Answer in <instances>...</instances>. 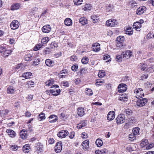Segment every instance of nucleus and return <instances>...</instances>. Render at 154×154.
<instances>
[{"label":"nucleus","instance_id":"f257e3e1","mask_svg":"<svg viewBox=\"0 0 154 154\" xmlns=\"http://www.w3.org/2000/svg\"><path fill=\"white\" fill-rule=\"evenodd\" d=\"M134 93L136 94L135 96L137 98H140L143 97L144 94L143 92V90L141 88L136 89L134 90Z\"/></svg>","mask_w":154,"mask_h":154},{"label":"nucleus","instance_id":"f03ea898","mask_svg":"<svg viewBox=\"0 0 154 154\" xmlns=\"http://www.w3.org/2000/svg\"><path fill=\"white\" fill-rule=\"evenodd\" d=\"M59 86L57 85H54L51 87V88H54V89H51L50 90V92L54 96H57L59 94V93L60 92V89H56L55 88H58Z\"/></svg>","mask_w":154,"mask_h":154},{"label":"nucleus","instance_id":"7ed1b4c3","mask_svg":"<svg viewBox=\"0 0 154 154\" xmlns=\"http://www.w3.org/2000/svg\"><path fill=\"white\" fill-rule=\"evenodd\" d=\"M118 24L117 21L114 19H110L107 20L106 23V25L107 26H114Z\"/></svg>","mask_w":154,"mask_h":154},{"label":"nucleus","instance_id":"20e7f679","mask_svg":"<svg viewBox=\"0 0 154 154\" xmlns=\"http://www.w3.org/2000/svg\"><path fill=\"white\" fill-rule=\"evenodd\" d=\"M62 143L60 141L57 142L56 144L54 147V150L56 153H59L61 151L62 149Z\"/></svg>","mask_w":154,"mask_h":154},{"label":"nucleus","instance_id":"39448f33","mask_svg":"<svg viewBox=\"0 0 154 154\" xmlns=\"http://www.w3.org/2000/svg\"><path fill=\"white\" fill-rule=\"evenodd\" d=\"M116 120L117 124H122L125 121V117L123 115H119L116 118Z\"/></svg>","mask_w":154,"mask_h":154},{"label":"nucleus","instance_id":"423d86ee","mask_svg":"<svg viewBox=\"0 0 154 154\" xmlns=\"http://www.w3.org/2000/svg\"><path fill=\"white\" fill-rule=\"evenodd\" d=\"M132 52L130 50H127L123 52L122 54L123 58L125 59H128L132 55Z\"/></svg>","mask_w":154,"mask_h":154},{"label":"nucleus","instance_id":"0eeeda50","mask_svg":"<svg viewBox=\"0 0 154 154\" xmlns=\"http://www.w3.org/2000/svg\"><path fill=\"white\" fill-rule=\"evenodd\" d=\"M69 132L66 130H62L59 132L57 134V136L60 138L65 137L68 135Z\"/></svg>","mask_w":154,"mask_h":154},{"label":"nucleus","instance_id":"6e6552de","mask_svg":"<svg viewBox=\"0 0 154 154\" xmlns=\"http://www.w3.org/2000/svg\"><path fill=\"white\" fill-rule=\"evenodd\" d=\"M147 102V99L146 98H142L137 101V105L140 106H144Z\"/></svg>","mask_w":154,"mask_h":154},{"label":"nucleus","instance_id":"1a4fd4ad","mask_svg":"<svg viewBox=\"0 0 154 154\" xmlns=\"http://www.w3.org/2000/svg\"><path fill=\"white\" fill-rule=\"evenodd\" d=\"M19 26V23L17 20H14L11 23L10 26L12 29H17Z\"/></svg>","mask_w":154,"mask_h":154},{"label":"nucleus","instance_id":"9d476101","mask_svg":"<svg viewBox=\"0 0 154 154\" xmlns=\"http://www.w3.org/2000/svg\"><path fill=\"white\" fill-rule=\"evenodd\" d=\"M100 45L98 43H95L92 45V50L95 52H97L100 50Z\"/></svg>","mask_w":154,"mask_h":154},{"label":"nucleus","instance_id":"9b49d317","mask_svg":"<svg viewBox=\"0 0 154 154\" xmlns=\"http://www.w3.org/2000/svg\"><path fill=\"white\" fill-rule=\"evenodd\" d=\"M115 112L113 111H110L108 113L107 118V119L109 121L113 120L115 117Z\"/></svg>","mask_w":154,"mask_h":154},{"label":"nucleus","instance_id":"f8f14e48","mask_svg":"<svg viewBox=\"0 0 154 154\" xmlns=\"http://www.w3.org/2000/svg\"><path fill=\"white\" fill-rule=\"evenodd\" d=\"M51 27L49 25L44 26L42 29V31L46 33H49L51 31Z\"/></svg>","mask_w":154,"mask_h":154},{"label":"nucleus","instance_id":"ddd939ff","mask_svg":"<svg viewBox=\"0 0 154 154\" xmlns=\"http://www.w3.org/2000/svg\"><path fill=\"white\" fill-rule=\"evenodd\" d=\"M89 143L88 140H86L82 143V148L85 150H87L89 148Z\"/></svg>","mask_w":154,"mask_h":154},{"label":"nucleus","instance_id":"4468645a","mask_svg":"<svg viewBox=\"0 0 154 154\" xmlns=\"http://www.w3.org/2000/svg\"><path fill=\"white\" fill-rule=\"evenodd\" d=\"M6 132L8 134V135L11 137H14L16 136L15 132L11 129H7L6 131Z\"/></svg>","mask_w":154,"mask_h":154},{"label":"nucleus","instance_id":"2eb2a0df","mask_svg":"<svg viewBox=\"0 0 154 154\" xmlns=\"http://www.w3.org/2000/svg\"><path fill=\"white\" fill-rule=\"evenodd\" d=\"M146 9V8L144 6L140 7L137 10V14L138 15H140L143 14Z\"/></svg>","mask_w":154,"mask_h":154},{"label":"nucleus","instance_id":"dca6fc26","mask_svg":"<svg viewBox=\"0 0 154 154\" xmlns=\"http://www.w3.org/2000/svg\"><path fill=\"white\" fill-rule=\"evenodd\" d=\"M77 114L80 116H82L85 114V112L83 108L79 107L77 109Z\"/></svg>","mask_w":154,"mask_h":154},{"label":"nucleus","instance_id":"f3484780","mask_svg":"<svg viewBox=\"0 0 154 154\" xmlns=\"http://www.w3.org/2000/svg\"><path fill=\"white\" fill-rule=\"evenodd\" d=\"M49 121L50 122H56L57 119V116L54 115H51L49 117Z\"/></svg>","mask_w":154,"mask_h":154},{"label":"nucleus","instance_id":"a211bd4d","mask_svg":"<svg viewBox=\"0 0 154 154\" xmlns=\"http://www.w3.org/2000/svg\"><path fill=\"white\" fill-rule=\"evenodd\" d=\"M141 25L140 22H136L134 23L133 25V28L136 30L139 31V29L141 27Z\"/></svg>","mask_w":154,"mask_h":154},{"label":"nucleus","instance_id":"6ab92c4d","mask_svg":"<svg viewBox=\"0 0 154 154\" xmlns=\"http://www.w3.org/2000/svg\"><path fill=\"white\" fill-rule=\"evenodd\" d=\"M20 7V4L19 3H15L13 4L11 6V10H17Z\"/></svg>","mask_w":154,"mask_h":154},{"label":"nucleus","instance_id":"aec40b11","mask_svg":"<svg viewBox=\"0 0 154 154\" xmlns=\"http://www.w3.org/2000/svg\"><path fill=\"white\" fill-rule=\"evenodd\" d=\"M86 121L85 120H84L81 121L79 123L77 126V128H78L80 129L86 126Z\"/></svg>","mask_w":154,"mask_h":154},{"label":"nucleus","instance_id":"412c9836","mask_svg":"<svg viewBox=\"0 0 154 154\" xmlns=\"http://www.w3.org/2000/svg\"><path fill=\"white\" fill-rule=\"evenodd\" d=\"M15 90V88L13 86H10L7 89V92L8 94H12L14 93Z\"/></svg>","mask_w":154,"mask_h":154},{"label":"nucleus","instance_id":"4be33fe9","mask_svg":"<svg viewBox=\"0 0 154 154\" xmlns=\"http://www.w3.org/2000/svg\"><path fill=\"white\" fill-rule=\"evenodd\" d=\"M30 149L29 145L28 144H25L23 147V150L25 153H28Z\"/></svg>","mask_w":154,"mask_h":154},{"label":"nucleus","instance_id":"5701e85b","mask_svg":"<svg viewBox=\"0 0 154 154\" xmlns=\"http://www.w3.org/2000/svg\"><path fill=\"white\" fill-rule=\"evenodd\" d=\"M45 63L47 66H53L54 65V62L50 59H46Z\"/></svg>","mask_w":154,"mask_h":154},{"label":"nucleus","instance_id":"b1692460","mask_svg":"<svg viewBox=\"0 0 154 154\" xmlns=\"http://www.w3.org/2000/svg\"><path fill=\"white\" fill-rule=\"evenodd\" d=\"M64 23L67 26H70L72 23V20L69 18H67L64 20Z\"/></svg>","mask_w":154,"mask_h":154},{"label":"nucleus","instance_id":"393cba45","mask_svg":"<svg viewBox=\"0 0 154 154\" xmlns=\"http://www.w3.org/2000/svg\"><path fill=\"white\" fill-rule=\"evenodd\" d=\"M91 18L94 23H97L99 20V16L95 15H93L91 16Z\"/></svg>","mask_w":154,"mask_h":154},{"label":"nucleus","instance_id":"a878e982","mask_svg":"<svg viewBox=\"0 0 154 154\" xmlns=\"http://www.w3.org/2000/svg\"><path fill=\"white\" fill-rule=\"evenodd\" d=\"M79 22L83 25H84L88 23L87 19L85 17L80 18L79 20Z\"/></svg>","mask_w":154,"mask_h":154},{"label":"nucleus","instance_id":"bb28decb","mask_svg":"<svg viewBox=\"0 0 154 154\" xmlns=\"http://www.w3.org/2000/svg\"><path fill=\"white\" fill-rule=\"evenodd\" d=\"M32 73L30 72H27L23 73L22 74V77L25 79L29 78L30 76H31Z\"/></svg>","mask_w":154,"mask_h":154},{"label":"nucleus","instance_id":"cd10ccee","mask_svg":"<svg viewBox=\"0 0 154 154\" xmlns=\"http://www.w3.org/2000/svg\"><path fill=\"white\" fill-rule=\"evenodd\" d=\"M23 130L21 131L20 132V136L21 138L23 139H25L27 137V134L26 131H23Z\"/></svg>","mask_w":154,"mask_h":154},{"label":"nucleus","instance_id":"c85d7f7f","mask_svg":"<svg viewBox=\"0 0 154 154\" xmlns=\"http://www.w3.org/2000/svg\"><path fill=\"white\" fill-rule=\"evenodd\" d=\"M149 144L148 141L147 139H143L140 143V145L143 147L146 146Z\"/></svg>","mask_w":154,"mask_h":154},{"label":"nucleus","instance_id":"c756f323","mask_svg":"<svg viewBox=\"0 0 154 154\" xmlns=\"http://www.w3.org/2000/svg\"><path fill=\"white\" fill-rule=\"evenodd\" d=\"M95 143L97 146L99 147L103 145V142L101 139H98L96 140Z\"/></svg>","mask_w":154,"mask_h":154},{"label":"nucleus","instance_id":"7c9ffc66","mask_svg":"<svg viewBox=\"0 0 154 154\" xmlns=\"http://www.w3.org/2000/svg\"><path fill=\"white\" fill-rule=\"evenodd\" d=\"M140 128L138 127H136L134 128L132 130L133 133L135 135H138L139 134Z\"/></svg>","mask_w":154,"mask_h":154},{"label":"nucleus","instance_id":"2f4dec72","mask_svg":"<svg viewBox=\"0 0 154 154\" xmlns=\"http://www.w3.org/2000/svg\"><path fill=\"white\" fill-rule=\"evenodd\" d=\"M125 45L123 44V43L117 42L116 46L117 47L120 48V49H122L125 47Z\"/></svg>","mask_w":154,"mask_h":154},{"label":"nucleus","instance_id":"473e14b6","mask_svg":"<svg viewBox=\"0 0 154 154\" xmlns=\"http://www.w3.org/2000/svg\"><path fill=\"white\" fill-rule=\"evenodd\" d=\"M85 94L91 96L93 94V92L91 89L87 88H86Z\"/></svg>","mask_w":154,"mask_h":154},{"label":"nucleus","instance_id":"72a5a7b5","mask_svg":"<svg viewBox=\"0 0 154 154\" xmlns=\"http://www.w3.org/2000/svg\"><path fill=\"white\" fill-rule=\"evenodd\" d=\"M126 33L128 35H131L133 33V31L131 28H128L126 30Z\"/></svg>","mask_w":154,"mask_h":154},{"label":"nucleus","instance_id":"f704fd0d","mask_svg":"<svg viewBox=\"0 0 154 154\" xmlns=\"http://www.w3.org/2000/svg\"><path fill=\"white\" fill-rule=\"evenodd\" d=\"M91 6L90 4H86L85 6L82 8L84 11L90 10L91 8Z\"/></svg>","mask_w":154,"mask_h":154},{"label":"nucleus","instance_id":"c9c22d12","mask_svg":"<svg viewBox=\"0 0 154 154\" xmlns=\"http://www.w3.org/2000/svg\"><path fill=\"white\" fill-rule=\"evenodd\" d=\"M49 40V38L48 37H43L41 40L42 43L43 45L46 44L47 43Z\"/></svg>","mask_w":154,"mask_h":154},{"label":"nucleus","instance_id":"e433bc0d","mask_svg":"<svg viewBox=\"0 0 154 154\" xmlns=\"http://www.w3.org/2000/svg\"><path fill=\"white\" fill-rule=\"evenodd\" d=\"M105 75V72L103 70L100 71L98 73V75L99 77L102 78Z\"/></svg>","mask_w":154,"mask_h":154},{"label":"nucleus","instance_id":"4c0bfd02","mask_svg":"<svg viewBox=\"0 0 154 154\" xmlns=\"http://www.w3.org/2000/svg\"><path fill=\"white\" fill-rule=\"evenodd\" d=\"M124 40V38L123 36H119L116 39L117 42L123 43Z\"/></svg>","mask_w":154,"mask_h":154},{"label":"nucleus","instance_id":"58836bf2","mask_svg":"<svg viewBox=\"0 0 154 154\" xmlns=\"http://www.w3.org/2000/svg\"><path fill=\"white\" fill-rule=\"evenodd\" d=\"M54 81L53 79H51L48 80V81L45 82L46 85L50 86L51 85L54 83Z\"/></svg>","mask_w":154,"mask_h":154},{"label":"nucleus","instance_id":"ea45409f","mask_svg":"<svg viewBox=\"0 0 154 154\" xmlns=\"http://www.w3.org/2000/svg\"><path fill=\"white\" fill-rule=\"evenodd\" d=\"M113 6L112 4H109L106 6V10L108 11H112L113 8Z\"/></svg>","mask_w":154,"mask_h":154},{"label":"nucleus","instance_id":"a19ab883","mask_svg":"<svg viewBox=\"0 0 154 154\" xmlns=\"http://www.w3.org/2000/svg\"><path fill=\"white\" fill-rule=\"evenodd\" d=\"M103 82V80L100 79H98L96 80V85L97 86H100L101 85Z\"/></svg>","mask_w":154,"mask_h":154},{"label":"nucleus","instance_id":"79ce46f5","mask_svg":"<svg viewBox=\"0 0 154 154\" xmlns=\"http://www.w3.org/2000/svg\"><path fill=\"white\" fill-rule=\"evenodd\" d=\"M83 0H74V4L76 5H80L82 4Z\"/></svg>","mask_w":154,"mask_h":154},{"label":"nucleus","instance_id":"37998d69","mask_svg":"<svg viewBox=\"0 0 154 154\" xmlns=\"http://www.w3.org/2000/svg\"><path fill=\"white\" fill-rule=\"evenodd\" d=\"M12 51L11 50H7L5 49L4 51V54L6 57H8V55L11 53Z\"/></svg>","mask_w":154,"mask_h":154},{"label":"nucleus","instance_id":"c03bdc74","mask_svg":"<svg viewBox=\"0 0 154 154\" xmlns=\"http://www.w3.org/2000/svg\"><path fill=\"white\" fill-rule=\"evenodd\" d=\"M32 55L31 54H28L25 56V59L26 61H28L30 60L32 58Z\"/></svg>","mask_w":154,"mask_h":154},{"label":"nucleus","instance_id":"a18cd8bd","mask_svg":"<svg viewBox=\"0 0 154 154\" xmlns=\"http://www.w3.org/2000/svg\"><path fill=\"white\" fill-rule=\"evenodd\" d=\"M136 135L134 134L131 133L129 135V140H134L136 139Z\"/></svg>","mask_w":154,"mask_h":154},{"label":"nucleus","instance_id":"49530a36","mask_svg":"<svg viewBox=\"0 0 154 154\" xmlns=\"http://www.w3.org/2000/svg\"><path fill=\"white\" fill-rule=\"evenodd\" d=\"M81 61L83 64H86L88 62V59L87 57L83 58L82 59Z\"/></svg>","mask_w":154,"mask_h":154},{"label":"nucleus","instance_id":"de8ad7c7","mask_svg":"<svg viewBox=\"0 0 154 154\" xmlns=\"http://www.w3.org/2000/svg\"><path fill=\"white\" fill-rule=\"evenodd\" d=\"M146 65L143 63H140L139 66V68L141 70H144L146 69Z\"/></svg>","mask_w":154,"mask_h":154},{"label":"nucleus","instance_id":"09e8293b","mask_svg":"<svg viewBox=\"0 0 154 154\" xmlns=\"http://www.w3.org/2000/svg\"><path fill=\"white\" fill-rule=\"evenodd\" d=\"M43 45L42 44H38L34 47L33 50L35 51L38 50L40 49V48H41Z\"/></svg>","mask_w":154,"mask_h":154},{"label":"nucleus","instance_id":"8fccbe9b","mask_svg":"<svg viewBox=\"0 0 154 154\" xmlns=\"http://www.w3.org/2000/svg\"><path fill=\"white\" fill-rule=\"evenodd\" d=\"M103 58V60H106L107 62L109 61L111 59L110 56L108 54L104 55Z\"/></svg>","mask_w":154,"mask_h":154},{"label":"nucleus","instance_id":"3c124183","mask_svg":"<svg viewBox=\"0 0 154 154\" xmlns=\"http://www.w3.org/2000/svg\"><path fill=\"white\" fill-rule=\"evenodd\" d=\"M39 118L40 119V120H42L45 119V114L44 113L42 112L39 115Z\"/></svg>","mask_w":154,"mask_h":154},{"label":"nucleus","instance_id":"603ef678","mask_svg":"<svg viewBox=\"0 0 154 154\" xmlns=\"http://www.w3.org/2000/svg\"><path fill=\"white\" fill-rule=\"evenodd\" d=\"M61 85L65 87H68L69 86V83L67 81H63L61 83Z\"/></svg>","mask_w":154,"mask_h":154},{"label":"nucleus","instance_id":"864d4df0","mask_svg":"<svg viewBox=\"0 0 154 154\" xmlns=\"http://www.w3.org/2000/svg\"><path fill=\"white\" fill-rule=\"evenodd\" d=\"M122 58L123 57L122 55H117L116 56V60L119 62H120L122 61Z\"/></svg>","mask_w":154,"mask_h":154},{"label":"nucleus","instance_id":"5fc2aeb1","mask_svg":"<svg viewBox=\"0 0 154 154\" xmlns=\"http://www.w3.org/2000/svg\"><path fill=\"white\" fill-rule=\"evenodd\" d=\"M154 147V144L151 143L149 145H147L146 146V149H149L151 148Z\"/></svg>","mask_w":154,"mask_h":154},{"label":"nucleus","instance_id":"6e6d98bb","mask_svg":"<svg viewBox=\"0 0 154 154\" xmlns=\"http://www.w3.org/2000/svg\"><path fill=\"white\" fill-rule=\"evenodd\" d=\"M126 88H118V91L119 93H122L126 91Z\"/></svg>","mask_w":154,"mask_h":154},{"label":"nucleus","instance_id":"4d7b16f0","mask_svg":"<svg viewBox=\"0 0 154 154\" xmlns=\"http://www.w3.org/2000/svg\"><path fill=\"white\" fill-rule=\"evenodd\" d=\"M40 61V60L39 59H35L33 61V64L35 65H37L39 64V62Z\"/></svg>","mask_w":154,"mask_h":154},{"label":"nucleus","instance_id":"13d9d810","mask_svg":"<svg viewBox=\"0 0 154 154\" xmlns=\"http://www.w3.org/2000/svg\"><path fill=\"white\" fill-rule=\"evenodd\" d=\"M22 65L21 64L17 65L15 66L14 68L16 70H17L20 69H22Z\"/></svg>","mask_w":154,"mask_h":154},{"label":"nucleus","instance_id":"bf43d9fd","mask_svg":"<svg viewBox=\"0 0 154 154\" xmlns=\"http://www.w3.org/2000/svg\"><path fill=\"white\" fill-rule=\"evenodd\" d=\"M124 112L126 115H129L131 113V110L129 109H125Z\"/></svg>","mask_w":154,"mask_h":154},{"label":"nucleus","instance_id":"052dcab7","mask_svg":"<svg viewBox=\"0 0 154 154\" xmlns=\"http://www.w3.org/2000/svg\"><path fill=\"white\" fill-rule=\"evenodd\" d=\"M78 68V66L77 65H75L72 66L71 69L72 71H75Z\"/></svg>","mask_w":154,"mask_h":154},{"label":"nucleus","instance_id":"680f3d73","mask_svg":"<svg viewBox=\"0 0 154 154\" xmlns=\"http://www.w3.org/2000/svg\"><path fill=\"white\" fill-rule=\"evenodd\" d=\"M9 112V111L7 109H5L4 110L2 111V113L4 115L6 116L8 114Z\"/></svg>","mask_w":154,"mask_h":154},{"label":"nucleus","instance_id":"e2e57ef3","mask_svg":"<svg viewBox=\"0 0 154 154\" xmlns=\"http://www.w3.org/2000/svg\"><path fill=\"white\" fill-rule=\"evenodd\" d=\"M75 136V132L74 131L71 132L69 135V137L71 139H72L74 138Z\"/></svg>","mask_w":154,"mask_h":154},{"label":"nucleus","instance_id":"0e129e2a","mask_svg":"<svg viewBox=\"0 0 154 154\" xmlns=\"http://www.w3.org/2000/svg\"><path fill=\"white\" fill-rule=\"evenodd\" d=\"M101 154H106L108 151L106 149H104L100 150Z\"/></svg>","mask_w":154,"mask_h":154},{"label":"nucleus","instance_id":"69168bd1","mask_svg":"<svg viewBox=\"0 0 154 154\" xmlns=\"http://www.w3.org/2000/svg\"><path fill=\"white\" fill-rule=\"evenodd\" d=\"M34 82L32 81L28 82L27 83V85H28V87H30V86L32 85H34Z\"/></svg>","mask_w":154,"mask_h":154},{"label":"nucleus","instance_id":"338daca9","mask_svg":"<svg viewBox=\"0 0 154 154\" xmlns=\"http://www.w3.org/2000/svg\"><path fill=\"white\" fill-rule=\"evenodd\" d=\"M88 137V136L87 134L85 133V132H83L82 134V137L83 138H86Z\"/></svg>","mask_w":154,"mask_h":154},{"label":"nucleus","instance_id":"774afa93","mask_svg":"<svg viewBox=\"0 0 154 154\" xmlns=\"http://www.w3.org/2000/svg\"><path fill=\"white\" fill-rule=\"evenodd\" d=\"M11 148L13 150L16 151L18 149V147L17 146L12 145Z\"/></svg>","mask_w":154,"mask_h":154}]
</instances>
